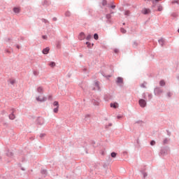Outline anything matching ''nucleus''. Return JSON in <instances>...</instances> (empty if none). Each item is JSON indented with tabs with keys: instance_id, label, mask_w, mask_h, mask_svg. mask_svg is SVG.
<instances>
[{
	"instance_id": "6ab92c4d",
	"label": "nucleus",
	"mask_w": 179,
	"mask_h": 179,
	"mask_svg": "<svg viewBox=\"0 0 179 179\" xmlns=\"http://www.w3.org/2000/svg\"><path fill=\"white\" fill-rule=\"evenodd\" d=\"M94 40H99V35L97 34H94Z\"/></svg>"
},
{
	"instance_id": "7c9ffc66",
	"label": "nucleus",
	"mask_w": 179,
	"mask_h": 179,
	"mask_svg": "<svg viewBox=\"0 0 179 179\" xmlns=\"http://www.w3.org/2000/svg\"><path fill=\"white\" fill-rule=\"evenodd\" d=\"M115 52L117 54V52H118V50L115 49Z\"/></svg>"
},
{
	"instance_id": "0eeeda50",
	"label": "nucleus",
	"mask_w": 179,
	"mask_h": 179,
	"mask_svg": "<svg viewBox=\"0 0 179 179\" xmlns=\"http://www.w3.org/2000/svg\"><path fill=\"white\" fill-rule=\"evenodd\" d=\"M36 90L38 93H43V92H44V89L43 88V87H38Z\"/></svg>"
},
{
	"instance_id": "72a5a7b5",
	"label": "nucleus",
	"mask_w": 179,
	"mask_h": 179,
	"mask_svg": "<svg viewBox=\"0 0 179 179\" xmlns=\"http://www.w3.org/2000/svg\"><path fill=\"white\" fill-rule=\"evenodd\" d=\"M159 1H162V0H155V2H159Z\"/></svg>"
},
{
	"instance_id": "f704fd0d",
	"label": "nucleus",
	"mask_w": 179,
	"mask_h": 179,
	"mask_svg": "<svg viewBox=\"0 0 179 179\" xmlns=\"http://www.w3.org/2000/svg\"><path fill=\"white\" fill-rule=\"evenodd\" d=\"M148 176L147 173H144V177H146Z\"/></svg>"
},
{
	"instance_id": "f03ea898",
	"label": "nucleus",
	"mask_w": 179,
	"mask_h": 179,
	"mask_svg": "<svg viewBox=\"0 0 179 179\" xmlns=\"http://www.w3.org/2000/svg\"><path fill=\"white\" fill-rule=\"evenodd\" d=\"M139 105L143 108L145 107L146 106V101H145L144 99H140Z\"/></svg>"
},
{
	"instance_id": "7ed1b4c3",
	"label": "nucleus",
	"mask_w": 179,
	"mask_h": 179,
	"mask_svg": "<svg viewBox=\"0 0 179 179\" xmlns=\"http://www.w3.org/2000/svg\"><path fill=\"white\" fill-rule=\"evenodd\" d=\"M37 101H45L47 100V98H45L43 96H38L36 97Z\"/></svg>"
},
{
	"instance_id": "f8f14e48",
	"label": "nucleus",
	"mask_w": 179,
	"mask_h": 179,
	"mask_svg": "<svg viewBox=\"0 0 179 179\" xmlns=\"http://www.w3.org/2000/svg\"><path fill=\"white\" fill-rule=\"evenodd\" d=\"M8 82H9V83H10V85H15L16 81L15 80H13V79H10L8 80Z\"/></svg>"
},
{
	"instance_id": "e433bc0d",
	"label": "nucleus",
	"mask_w": 179,
	"mask_h": 179,
	"mask_svg": "<svg viewBox=\"0 0 179 179\" xmlns=\"http://www.w3.org/2000/svg\"><path fill=\"white\" fill-rule=\"evenodd\" d=\"M174 2H175V1H173V3H174ZM176 3H178V1H176Z\"/></svg>"
},
{
	"instance_id": "58836bf2",
	"label": "nucleus",
	"mask_w": 179,
	"mask_h": 179,
	"mask_svg": "<svg viewBox=\"0 0 179 179\" xmlns=\"http://www.w3.org/2000/svg\"><path fill=\"white\" fill-rule=\"evenodd\" d=\"M153 2V3H155V1H152Z\"/></svg>"
},
{
	"instance_id": "c756f323",
	"label": "nucleus",
	"mask_w": 179,
	"mask_h": 179,
	"mask_svg": "<svg viewBox=\"0 0 179 179\" xmlns=\"http://www.w3.org/2000/svg\"><path fill=\"white\" fill-rule=\"evenodd\" d=\"M111 8H112V9H115V6H112Z\"/></svg>"
},
{
	"instance_id": "f257e3e1",
	"label": "nucleus",
	"mask_w": 179,
	"mask_h": 179,
	"mask_svg": "<svg viewBox=\"0 0 179 179\" xmlns=\"http://www.w3.org/2000/svg\"><path fill=\"white\" fill-rule=\"evenodd\" d=\"M93 90H100V85L99 84V82L96 81L93 84Z\"/></svg>"
},
{
	"instance_id": "f3484780",
	"label": "nucleus",
	"mask_w": 179,
	"mask_h": 179,
	"mask_svg": "<svg viewBox=\"0 0 179 179\" xmlns=\"http://www.w3.org/2000/svg\"><path fill=\"white\" fill-rule=\"evenodd\" d=\"M59 110V107H56L53 109V112L57 113H58Z\"/></svg>"
},
{
	"instance_id": "6e6552de",
	"label": "nucleus",
	"mask_w": 179,
	"mask_h": 179,
	"mask_svg": "<svg viewBox=\"0 0 179 179\" xmlns=\"http://www.w3.org/2000/svg\"><path fill=\"white\" fill-rule=\"evenodd\" d=\"M110 107H112L113 108H118V103H110Z\"/></svg>"
},
{
	"instance_id": "4468645a",
	"label": "nucleus",
	"mask_w": 179,
	"mask_h": 179,
	"mask_svg": "<svg viewBox=\"0 0 179 179\" xmlns=\"http://www.w3.org/2000/svg\"><path fill=\"white\" fill-rule=\"evenodd\" d=\"M9 118H10V120H15V115L13 113H11L9 115Z\"/></svg>"
},
{
	"instance_id": "2f4dec72",
	"label": "nucleus",
	"mask_w": 179,
	"mask_h": 179,
	"mask_svg": "<svg viewBox=\"0 0 179 179\" xmlns=\"http://www.w3.org/2000/svg\"><path fill=\"white\" fill-rule=\"evenodd\" d=\"M87 45H90V43L89 42L86 43Z\"/></svg>"
},
{
	"instance_id": "a878e982",
	"label": "nucleus",
	"mask_w": 179,
	"mask_h": 179,
	"mask_svg": "<svg viewBox=\"0 0 179 179\" xmlns=\"http://www.w3.org/2000/svg\"><path fill=\"white\" fill-rule=\"evenodd\" d=\"M42 38H43V40H47V36H43Z\"/></svg>"
},
{
	"instance_id": "4be33fe9",
	"label": "nucleus",
	"mask_w": 179,
	"mask_h": 179,
	"mask_svg": "<svg viewBox=\"0 0 179 179\" xmlns=\"http://www.w3.org/2000/svg\"><path fill=\"white\" fill-rule=\"evenodd\" d=\"M150 145H151V146H155V145H156V141H152L150 142Z\"/></svg>"
},
{
	"instance_id": "ea45409f",
	"label": "nucleus",
	"mask_w": 179,
	"mask_h": 179,
	"mask_svg": "<svg viewBox=\"0 0 179 179\" xmlns=\"http://www.w3.org/2000/svg\"><path fill=\"white\" fill-rule=\"evenodd\" d=\"M14 110H13L12 113H13Z\"/></svg>"
},
{
	"instance_id": "1a4fd4ad",
	"label": "nucleus",
	"mask_w": 179,
	"mask_h": 179,
	"mask_svg": "<svg viewBox=\"0 0 179 179\" xmlns=\"http://www.w3.org/2000/svg\"><path fill=\"white\" fill-rule=\"evenodd\" d=\"M124 82V79L121 77H118L117 78V83H122Z\"/></svg>"
},
{
	"instance_id": "9d476101",
	"label": "nucleus",
	"mask_w": 179,
	"mask_h": 179,
	"mask_svg": "<svg viewBox=\"0 0 179 179\" xmlns=\"http://www.w3.org/2000/svg\"><path fill=\"white\" fill-rule=\"evenodd\" d=\"M13 12H15V13H19V12H20V8H13Z\"/></svg>"
},
{
	"instance_id": "aec40b11",
	"label": "nucleus",
	"mask_w": 179,
	"mask_h": 179,
	"mask_svg": "<svg viewBox=\"0 0 179 179\" xmlns=\"http://www.w3.org/2000/svg\"><path fill=\"white\" fill-rule=\"evenodd\" d=\"M159 85L161 86H164V85H166V83H164V80H161L160 83H159Z\"/></svg>"
},
{
	"instance_id": "412c9836",
	"label": "nucleus",
	"mask_w": 179,
	"mask_h": 179,
	"mask_svg": "<svg viewBox=\"0 0 179 179\" xmlns=\"http://www.w3.org/2000/svg\"><path fill=\"white\" fill-rule=\"evenodd\" d=\"M158 10H159V12H162V10H163V6H158Z\"/></svg>"
},
{
	"instance_id": "423d86ee",
	"label": "nucleus",
	"mask_w": 179,
	"mask_h": 179,
	"mask_svg": "<svg viewBox=\"0 0 179 179\" xmlns=\"http://www.w3.org/2000/svg\"><path fill=\"white\" fill-rule=\"evenodd\" d=\"M50 52V48H45L43 50V54L47 55Z\"/></svg>"
},
{
	"instance_id": "a19ab883",
	"label": "nucleus",
	"mask_w": 179,
	"mask_h": 179,
	"mask_svg": "<svg viewBox=\"0 0 179 179\" xmlns=\"http://www.w3.org/2000/svg\"><path fill=\"white\" fill-rule=\"evenodd\" d=\"M178 31L179 32V29L178 30Z\"/></svg>"
},
{
	"instance_id": "473e14b6",
	"label": "nucleus",
	"mask_w": 179,
	"mask_h": 179,
	"mask_svg": "<svg viewBox=\"0 0 179 179\" xmlns=\"http://www.w3.org/2000/svg\"><path fill=\"white\" fill-rule=\"evenodd\" d=\"M168 96H169V97H170L171 96V93H168Z\"/></svg>"
},
{
	"instance_id": "20e7f679",
	"label": "nucleus",
	"mask_w": 179,
	"mask_h": 179,
	"mask_svg": "<svg viewBox=\"0 0 179 179\" xmlns=\"http://www.w3.org/2000/svg\"><path fill=\"white\" fill-rule=\"evenodd\" d=\"M78 38L79 40H85V38H86V35H85V33L81 32L78 36Z\"/></svg>"
},
{
	"instance_id": "b1692460",
	"label": "nucleus",
	"mask_w": 179,
	"mask_h": 179,
	"mask_svg": "<svg viewBox=\"0 0 179 179\" xmlns=\"http://www.w3.org/2000/svg\"><path fill=\"white\" fill-rule=\"evenodd\" d=\"M90 38H92V35H87L86 39L87 40H90Z\"/></svg>"
},
{
	"instance_id": "4c0bfd02",
	"label": "nucleus",
	"mask_w": 179,
	"mask_h": 179,
	"mask_svg": "<svg viewBox=\"0 0 179 179\" xmlns=\"http://www.w3.org/2000/svg\"><path fill=\"white\" fill-rule=\"evenodd\" d=\"M117 118H121V116H117Z\"/></svg>"
},
{
	"instance_id": "5701e85b",
	"label": "nucleus",
	"mask_w": 179,
	"mask_h": 179,
	"mask_svg": "<svg viewBox=\"0 0 179 179\" xmlns=\"http://www.w3.org/2000/svg\"><path fill=\"white\" fill-rule=\"evenodd\" d=\"M111 157H117V153H115V152H112V153H111Z\"/></svg>"
},
{
	"instance_id": "ddd939ff",
	"label": "nucleus",
	"mask_w": 179,
	"mask_h": 179,
	"mask_svg": "<svg viewBox=\"0 0 179 179\" xmlns=\"http://www.w3.org/2000/svg\"><path fill=\"white\" fill-rule=\"evenodd\" d=\"M132 46L134 47V48H136L138 47V43L136 41L133 42Z\"/></svg>"
},
{
	"instance_id": "39448f33",
	"label": "nucleus",
	"mask_w": 179,
	"mask_h": 179,
	"mask_svg": "<svg viewBox=\"0 0 179 179\" xmlns=\"http://www.w3.org/2000/svg\"><path fill=\"white\" fill-rule=\"evenodd\" d=\"M142 13H143V15H148V13H150V9H149V8H143L142 10Z\"/></svg>"
},
{
	"instance_id": "9b49d317",
	"label": "nucleus",
	"mask_w": 179,
	"mask_h": 179,
	"mask_svg": "<svg viewBox=\"0 0 179 179\" xmlns=\"http://www.w3.org/2000/svg\"><path fill=\"white\" fill-rule=\"evenodd\" d=\"M54 107H59V103L58 101H55L53 102Z\"/></svg>"
},
{
	"instance_id": "dca6fc26",
	"label": "nucleus",
	"mask_w": 179,
	"mask_h": 179,
	"mask_svg": "<svg viewBox=\"0 0 179 179\" xmlns=\"http://www.w3.org/2000/svg\"><path fill=\"white\" fill-rule=\"evenodd\" d=\"M50 66H51V68H54V66H55V62H52L50 63Z\"/></svg>"
},
{
	"instance_id": "a211bd4d",
	"label": "nucleus",
	"mask_w": 179,
	"mask_h": 179,
	"mask_svg": "<svg viewBox=\"0 0 179 179\" xmlns=\"http://www.w3.org/2000/svg\"><path fill=\"white\" fill-rule=\"evenodd\" d=\"M120 31L123 34H125V33H127V30H125L124 28L120 29Z\"/></svg>"
},
{
	"instance_id": "c9c22d12",
	"label": "nucleus",
	"mask_w": 179,
	"mask_h": 179,
	"mask_svg": "<svg viewBox=\"0 0 179 179\" xmlns=\"http://www.w3.org/2000/svg\"><path fill=\"white\" fill-rule=\"evenodd\" d=\"M17 48H18V49H19V48H20V47L19 45H17Z\"/></svg>"
},
{
	"instance_id": "c85d7f7f",
	"label": "nucleus",
	"mask_w": 179,
	"mask_h": 179,
	"mask_svg": "<svg viewBox=\"0 0 179 179\" xmlns=\"http://www.w3.org/2000/svg\"><path fill=\"white\" fill-rule=\"evenodd\" d=\"M164 143H167V139H165V140L164 141Z\"/></svg>"
},
{
	"instance_id": "bb28decb",
	"label": "nucleus",
	"mask_w": 179,
	"mask_h": 179,
	"mask_svg": "<svg viewBox=\"0 0 179 179\" xmlns=\"http://www.w3.org/2000/svg\"><path fill=\"white\" fill-rule=\"evenodd\" d=\"M103 5H107V1H103Z\"/></svg>"
},
{
	"instance_id": "cd10ccee",
	"label": "nucleus",
	"mask_w": 179,
	"mask_h": 179,
	"mask_svg": "<svg viewBox=\"0 0 179 179\" xmlns=\"http://www.w3.org/2000/svg\"><path fill=\"white\" fill-rule=\"evenodd\" d=\"M48 99L49 100H51V99H52V95H49Z\"/></svg>"
},
{
	"instance_id": "2eb2a0df",
	"label": "nucleus",
	"mask_w": 179,
	"mask_h": 179,
	"mask_svg": "<svg viewBox=\"0 0 179 179\" xmlns=\"http://www.w3.org/2000/svg\"><path fill=\"white\" fill-rule=\"evenodd\" d=\"M159 44H161V45H163V44H164V40L162 38L159 39Z\"/></svg>"
},
{
	"instance_id": "393cba45",
	"label": "nucleus",
	"mask_w": 179,
	"mask_h": 179,
	"mask_svg": "<svg viewBox=\"0 0 179 179\" xmlns=\"http://www.w3.org/2000/svg\"><path fill=\"white\" fill-rule=\"evenodd\" d=\"M34 75H38V71H34Z\"/></svg>"
}]
</instances>
